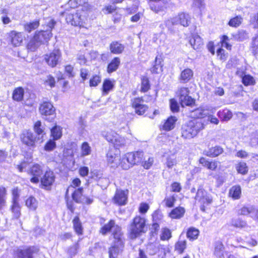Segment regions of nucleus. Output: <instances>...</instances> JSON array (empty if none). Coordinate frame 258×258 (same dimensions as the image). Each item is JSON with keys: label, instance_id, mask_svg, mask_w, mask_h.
Returning <instances> with one entry per match:
<instances>
[{"label": "nucleus", "instance_id": "obj_52", "mask_svg": "<svg viewBox=\"0 0 258 258\" xmlns=\"http://www.w3.org/2000/svg\"><path fill=\"white\" fill-rule=\"evenodd\" d=\"M161 232L160 239L162 240H168L171 237V232L170 230L167 228L162 229Z\"/></svg>", "mask_w": 258, "mask_h": 258}, {"label": "nucleus", "instance_id": "obj_55", "mask_svg": "<svg viewBox=\"0 0 258 258\" xmlns=\"http://www.w3.org/2000/svg\"><path fill=\"white\" fill-rule=\"evenodd\" d=\"M150 87V85L149 84V81L146 77H144L142 79V86H141V91L145 92H147Z\"/></svg>", "mask_w": 258, "mask_h": 258}, {"label": "nucleus", "instance_id": "obj_18", "mask_svg": "<svg viewBox=\"0 0 258 258\" xmlns=\"http://www.w3.org/2000/svg\"><path fill=\"white\" fill-rule=\"evenodd\" d=\"M209 110L210 108L208 107H200L191 111L189 115L193 118H202L208 115Z\"/></svg>", "mask_w": 258, "mask_h": 258}, {"label": "nucleus", "instance_id": "obj_8", "mask_svg": "<svg viewBox=\"0 0 258 258\" xmlns=\"http://www.w3.org/2000/svg\"><path fill=\"white\" fill-rule=\"evenodd\" d=\"M22 142L29 147L34 148L37 142L36 136L29 131H24L20 136Z\"/></svg>", "mask_w": 258, "mask_h": 258}, {"label": "nucleus", "instance_id": "obj_49", "mask_svg": "<svg viewBox=\"0 0 258 258\" xmlns=\"http://www.w3.org/2000/svg\"><path fill=\"white\" fill-rule=\"evenodd\" d=\"M254 208L253 207H243L239 210V214L243 215H250L251 217H253V212Z\"/></svg>", "mask_w": 258, "mask_h": 258}, {"label": "nucleus", "instance_id": "obj_16", "mask_svg": "<svg viewBox=\"0 0 258 258\" xmlns=\"http://www.w3.org/2000/svg\"><path fill=\"white\" fill-rule=\"evenodd\" d=\"M196 201H199L203 205H209L212 202V198L203 189L200 188L198 190L195 198Z\"/></svg>", "mask_w": 258, "mask_h": 258}, {"label": "nucleus", "instance_id": "obj_58", "mask_svg": "<svg viewBox=\"0 0 258 258\" xmlns=\"http://www.w3.org/2000/svg\"><path fill=\"white\" fill-rule=\"evenodd\" d=\"M186 247V242L185 241H179L175 244V249L179 253H182Z\"/></svg>", "mask_w": 258, "mask_h": 258}, {"label": "nucleus", "instance_id": "obj_19", "mask_svg": "<svg viewBox=\"0 0 258 258\" xmlns=\"http://www.w3.org/2000/svg\"><path fill=\"white\" fill-rule=\"evenodd\" d=\"M143 103V100L141 98H137L133 100V107L135 109L136 113L139 115L143 114L148 109V106Z\"/></svg>", "mask_w": 258, "mask_h": 258}, {"label": "nucleus", "instance_id": "obj_44", "mask_svg": "<svg viewBox=\"0 0 258 258\" xmlns=\"http://www.w3.org/2000/svg\"><path fill=\"white\" fill-rule=\"evenodd\" d=\"M74 228L76 232L78 234H82L83 233V228L81 222L79 220V218L78 217H76L73 221Z\"/></svg>", "mask_w": 258, "mask_h": 258}, {"label": "nucleus", "instance_id": "obj_54", "mask_svg": "<svg viewBox=\"0 0 258 258\" xmlns=\"http://www.w3.org/2000/svg\"><path fill=\"white\" fill-rule=\"evenodd\" d=\"M56 143L53 140L50 139L44 146V149L46 151H51L56 148Z\"/></svg>", "mask_w": 258, "mask_h": 258}, {"label": "nucleus", "instance_id": "obj_17", "mask_svg": "<svg viewBox=\"0 0 258 258\" xmlns=\"http://www.w3.org/2000/svg\"><path fill=\"white\" fill-rule=\"evenodd\" d=\"M79 194H81V188H78L76 189L72 194L73 199L77 203L85 204L87 205L91 204L93 203V199L92 198L86 196L82 193L81 198H79L77 196Z\"/></svg>", "mask_w": 258, "mask_h": 258}, {"label": "nucleus", "instance_id": "obj_25", "mask_svg": "<svg viewBox=\"0 0 258 258\" xmlns=\"http://www.w3.org/2000/svg\"><path fill=\"white\" fill-rule=\"evenodd\" d=\"M193 71L188 68L183 70L180 75L179 80L183 83L188 82L193 77Z\"/></svg>", "mask_w": 258, "mask_h": 258}, {"label": "nucleus", "instance_id": "obj_26", "mask_svg": "<svg viewBox=\"0 0 258 258\" xmlns=\"http://www.w3.org/2000/svg\"><path fill=\"white\" fill-rule=\"evenodd\" d=\"M177 118L174 116L169 117L161 126V128L166 131H169L174 128Z\"/></svg>", "mask_w": 258, "mask_h": 258}, {"label": "nucleus", "instance_id": "obj_38", "mask_svg": "<svg viewBox=\"0 0 258 258\" xmlns=\"http://www.w3.org/2000/svg\"><path fill=\"white\" fill-rule=\"evenodd\" d=\"M176 163L177 161L174 155L172 154L166 157L165 165L168 168H172L174 166L176 165Z\"/></svg>", "mask_w": 258, "mask_h": 258}, {"label": "nucleus", "instance_id": "obj_40", "mask_svg": "<svg viewBox=\"0 0 258 258\" xmlns=\"http://www.w3.org/2000/svg\"><path fill=\"white\" fill-rule=\"evenodd\" d=\"M11 211L13 216L15 218H18L21 215V207L19 202H12Z\"/></svg>", "mask_w": 258, "mask_h": 258}, {"label": "nucleus", "instance_id": "obj_27", "mask_svg": "<svg viewBox=\"0 0 258 258\" xmlns=\"http://www.w3.org/2000/svg\"><path fill=\"white\" fill-rule=\"evenodd\" d=\"M109 47L111 52L114 54H120L124 49V46L117 41L112 42Z\"/></svg>", "mask_w": 258, "mask_h": 258}, {"label": "nucleus", "instance_id": "obj_50", "mask_svg": "<svg viewBox=\"0 0 258 258\" xmlns=\"http://www.w3.org/2000/svg\"><path fill=\"white\" fill-rule=\"evenodd\" d=\"M237 172L241 174H245L248 171V168L245 162H241L236 165Z\"/></svg>", "mask_w": 258, "mask_h": 258}, {"label": "nucleus", "instance_id": "obj_64", "mask_svg": "<svg viewBox=\"0 0 258 258\" xmlns=\"http://www.w3.org/2000/svg\"><path fill=\"white\" fill-rule=\"evenodd\" d=\"M250 22L254 28H258V13L253 15L251 17Z\"/></svg>", "mask_w": 258, "mask_h": 258}, {"label": "nucleus", "instance_id": "obj_3", "mask_svg": "<svg viewBox=\"0 0 258 258\" xmlns=\"http://www.w3.org/2000/svg\"><path fill=\"white\" fill-rule=\"evenodd\" d=\"M146 220L140 216H136L131 223L129 229V236L134 239L145 233Z\"/></svg>", "mask_w": 258, "mask_h": 258}, {"label": "nucleus", "instance_id": "obj_14", "mask_svg": "<svg viewBox=\"0 0 258 258\" xmlns=\"http://www.w3.org/2000/svg\"><path fill=\"white\" fill-rule=\"evenodd\" d=\"M42 167L39 164H36L33 165L30 169L29 174L33 177L30 179L31 182L37 183L39 181V177L42 174Z\"/></svg>", "mask_w": 258, "mask_h": 258}, {"label": "nucleus", "instance_id": "obj_53", "mask_svg": "<svg viewBox=\"0 0 258 258\" xmlns=\"http://www.w3.org/2000/svg\"><path fill=\"white\" fill-rule=\"evenodd\" d=\"M242 80V83L245 86L253 85L255 84L254 78L249 75H244Z\"/></svg>", "mask_w": 258, "mask_h": 258}, {"label": "nucleus", "instance_id": "obj_23", "mask_svg": "<svg viewBox=\"0 0 258 258\" xmlns=\"http://www.w3.org/2000/svg\"><path fill=\"white\" fill-rule=\"evenodd\" d=\"M115 81L110 79H105L102 84V95H106L112 91L114 87Z\"/></svg>", "mask_w": 258, "mask_h": 258}, {"label": "nucleus", "instance_id": "obj_36", "mask_svg": "<svg viewBox=\"0 0 258 258\" xmlns=\"http://www.w3.org/2000/svg\"><path fill=\"white\" fill-rule=\"evenodd\" d=\"M51 136L53 140H57L62 136V128L60 126L55 125L51 130Z\"/></svg>", "mask_w": 258, "mask_h": 258}, {"label": "nucleus", "instance_id": "obj_46", "mask_svg": "<svg viewBox=\"0 0 258 258\" xmlns=\"http://www.w3.org/2000/svg\"><path fill=\"white\" fill-rule=\"evenodd\" d=\"M250 48L254 55L258 54V34L252 38Z\"/></svg>", "mask_w": 258, "mask_h": 258}, {"label": "nucleus", "instance_id": "obj_39", "mask_svg": "<svg viewBox=\"0 0 258 258\" xmlns=\"http://www.w3.org/2000/svg\"><path fill=\"white\" fill-rule=\"evenodd\" d=\"M199 233V231L198 229L194 227H190L188 229L186 235L187 238L190 240H195L198 238Z\"/></svg>", "mask_w": 258, "mask_h": 258}, {"label": "nucleus", "instance_id": "obj_6", "mask_svg": "<svg viewBox=\"0 0 258 258\" xmlns=\"http://www.w3.org/2000/svg\"><path fill=\"white\" fill-rule=\"evenodd\" d=\"M124 247L122 236L120 238H114L112 245L109 248V258H117L118 255L122 251Z\"/></svg>", "mask_w": 258, "mask_h": 258}, {"label": "nucleus", "instance_id": "obj_34", "mask_svg": "<svg viewBox=\"0 0 258 258\" xmlns=\"http://www.w3.org/2000/svg\"><path fill=\"white\" fill-rule=\"evenodd\" d=\"M92 149L89 143L84 142L82 143L81 146V156L85 157L91 154Z\"/></svg>", "mask_w": 258, "mask_h": 258}, {"label": "nucleus", "instance_id": "obj_10", "mask_svg": "<svg viewBox=\"0 0 258 258\" xmlns=\"http://www.w3.org/2000/svg\"><path fill=\"white\" fill-rule=\"evenodd\" d=\"M39 111L43 118L47 119L48 116L52 115L55 112V109L49 102H43L42 103L39 107Z\"/></svg>", "mask_w": 258, "mask_h": 258}, {"label": "nucleus", "instance_id": "obj_45", "mask_svg": "<svg viewBox=\"0 0 258 258\" xmlns=\"http://www.w3.org/2000/svg\"><path fill=\"white\" fill-rule=\"evenodd\" d=\"M179 100L181 105L182 107L191 105L194 103V99L189 96V95L183 97V98H179Z\"/></svg>", "mask_w": 258, "mask_h": 258}, {"label": "nucleus", "instance_id": "obj_33", "mask_svg": "<svg viewBox=\"0 0 258 258\" xmlns=\"http://www.w3.org/2000/svg\"><path fill=\"white\" fill-rule=\"evenodd\" d=\"M224 245L221 242L216 243L214 254L217 258H221L224 255Z\"/></svg>", "mask_w": 258, "mask_h": 258}, {"label": "nucleus", "instance_id": "obj_28", "mask_svg": "<svg viewBox=\"0 0 258 258\" xmlns=\"http://www.w3.org/2000/svg\"><path fill=\"white\" fill-rule=\"evenodd\" d=\"M189 43L194 49H199L203 45L202 38L198 35H194L190 39Z\"/></svg>", "mask_w": 258, "mask_h": 258}, {"label": "nucleus", "instance_id": "obj_7", "mask_svg": "<svg viewBox=\"0 0 258 258\" xmlns=\"http://www.w3.org/2000/svg\"><path fill=\"white\" fill-rule=\"evenodd\" d=\"M103 136L108 142L113 144L116 148L124 146L126 143L125 140L123 137L112 132H107L105 135L103 134Z\"/></svg>", "mask_w": 258, "mask_h": 258}, {"label": "nucleus", "instance_id": "obj_13", "mask_svg": "<svg viewBox=\"0 0 258 258\" xmlns=\"http://www.w3.org/2000/svg\"><path fill=\"white\" fill-rule=\"evenodd\" d=\"M61 54L59 50H54L49 54L45 55V60L51 67H55L58 63Z\"/></svg>", "mask_w": 258, "mask_h": 258}, {"label": "nucleus", "instance_id": "obj_15", "mask_svg": "<svg viewBox=\"0 0 258 258\" xmlns=\"http://www.w3.org/2000/svg\"><path fill=\"white\" fill-rule=\"evenodd\" d=\"M9 37L11 45L15 47L20 46L24 38L22 32H17L15 30L9 32Z\"/></svg>", "mask_w": 258, "mask_h": 258}, {"label": "nucleus", "instance_id": "obj_59", "mask_svg": "<svg viewBox=\"0 0 258 258\" xmlns=\"http://www.w3.org/2000/svg\"><path fill=\"white\" fill-rule=\"evenodd\" d=\"M6 195V189L4 187H0V208L5 204V196Z\"/></svg>", "mask_w": 258, "mask_h": 258}, {"label": "nucleus", "instance_id": "obj_47", "mask_svg": "<svg viewBox=\"0 0 258 258\" xmlns=\"http://www.w3.org/2000/svg\"><path fill=\"white\" fill-rule=\"evenodd\" d=\"M33 248L29 247L21 250L19 255V258H31L33 252Z\"/></svg>", "mask_w": 258, "mask_h": 258}, {"label": "nucleus", "instance_id": "obj_57", "mask_svg": "<svg viewBox=\"0 0 258 258\" xmlns=\"http://www.w3.org/2000/svg\"><path fill=\"white\" fill-rule=\"evenodd\" d=\"M169 252V249L168 247L161 245L158 255L159 258H167V254Z\"/></svg>", "mask_w": 258, "mask_h": 258}, {"label": "nucleus", "instance_id": "obj_9", "mask_svg": "<svg viewBox=\"0 0 258 258\" xmlns=\"http://www.w3.org/2000/svg\"><path fill=\"white\" fill-rule=\"evenodd\" d=\"M85 17L79 12L76 13L75 14H69L66 16L67 22L72 25L76 26H82Z\"/></svg>", "mask_w": 258, "mask_h": 258}, {"label": "nucleus", "instance_id": "obj_48", "mask_svg": "<svg viewBox=\"0 0 258 258\" xmlns=\"http://www.w3.org/2000/svg\"><path fill=\"white\" fill-rule=\"evenodd\" d=\"M176 201L175 196L173 195L171 196L166 197L163 202L166 207L171 208L174 206V203Z\"/></svg>", "mask_w": 258, "mask_h": 258}, {"label": "nucleus", "instance_id": "obj_11", "mask_svg": "<svg viewBox=\"0 0 258 258\" xmlns=\"http://www.w3.org/2000/svg\"><path fill=\"white\" fill-rule=\"evenodd\" d=\"M55 180L53 172L50 170H46L44 174L41 178V183L42 186L46 189H49Z\"/></svg>", "mask_w": 258, "mask_h": 258}, {"label": "nucleus", "instance_id": "obj_21", "mask_svg": "<svg viewBox=\"0 0 258 258\" xmlns=\"http://www.w3.org/2000/svg\"><path fill=\"white\" fill-rule=\"evenodd\" d=\"M120 160H121V156L118 153L109 152L107 154V162L112 167H118Z\"/></svg>", "mask_w": 258, "mask_h": 258}, {"label": "nucleus", "instance_id": "obj_41", "mask_svg": "<svg viewBox=\"0 0 258 258\" xmlns=\"http://www.w3.org/2000/svg\"><path fill=\"white\" fill-rule=\"evenodd\" d=\"M161 245L158 243H151L149 244L147 247L148 253L150 255H154L156 253H158Z\"/></svg>", "mask_w": 258, "mask_h": 258}, {"label": "nucleus", "instance_id": "obj_2", "mask_svg": "<svg viewBox=\"0 0 258 258\" xmlns=\"http://www.w3.org/2000/svg\"><path fill=\"white\" fill-rule=\"evenodd\" d=\"M204 128V125L200 121L190 120L182 125L181 136L185 139H190L196 136L200 131Z\"/></svg>", "mask_w": 258, "mask_h": 258}, {"label": "nucleus", "instance_id": "obj_30", "mask_svg": "<svg viewBox=\"0 0 258 258\" xmlns=\"http://www.w3.org/2000/svg\"><path fill=\"white\" fill-rule=\"evenodd\" d=\"M241 195V187L239 185H235L232 186L229 190V197L233 200H238L240 198Z\"/></svg>", "mask_w": 258, "mask_h": 258}, {"label": "nucleus", "instance_id": "obj_29", "mask_svg": "<svg viewBox=\"0 0 258 258\" xmlns=\"http://www.w3.org/2000/svg\"><path fill=\"white\" fill-rule=\"evenodd\" d=\"M184 213V209L182 207H178L173 209L169 214V216L171 219H180L183 217Z\"/></svg>", "mask_w": 258, "mask_h": 258}, {"label": "nucleus", "instance_id": "obj_61", "mask_svg": "<svg viewBox=\"0 0 258 258\" xmlns=\"http://www.w3.org/2000/svg\"><path fill=\"white\" fill-rule=\"evenodd\" d=\"M101 77L99 75H95L90 80V86L96 87L101 82Z\"/></svg>", "mask_w": 258, "mask_h": 258}, {"label": "nucleus", "instance_id": "obj_4", "mask_svg": "<svg viewBox=\"0 0 258 258\" xmlns=\"http://www.w3.org/2000/svg\"><path fill=\"white\" fill-rule=\"evenodd\" d=\"M190 16L185 13H180L178 15L170 18L165 22L166 26L169 28L173 25H180L183 27H187L190 23Z\"/></svg>", "mask_w": 258, "mask_h": 258}, {"label": "nucleus", "instance_id": "obj_35", "mask_svg": "<svg viewBox=\"0 0 258 258\" xmlns=\"http://www.w3.org/2000/svg\"><path fill=\"white\" fill-rule=\"evenodd\" d=\"M162 59L161 57L156 56L155 60V65L151 68V71L153 73H159V71H162Z\"/></svg>", "mask_w": 258, "mask_h": 258}, {"label": "nucleus", "instance_id": "obj_32", "mask_svg": "<svg viewBox=\"0 0 258 258\" xmlns=\"http://www.w3.org/2000/svg\"><path fill=\"white\" fill-rule=\"evenodd\" d=\"M24 95V89L22 87H18L13 91V98L15 101H20L23 99Z\"/></svg>", "mask_w": 258, "mask_h": 258}, {"label": "nucleus", "instance_id": "obj_5", "mask_svg": "<svg viewBox=\"0 0 258 258\" xmlns=\"http://www.w3.org/2000/svg\"><path fill=\"white\" fill-rule=\"evenodd\" d=\"M111 231L114 238H120L122 236L121 228L115 225L113 220H110L108 223L105 224L100 230V232L102 235H105L107 233Z\"/></svg>", "mask_w": 258, "mask_h": 258}, {"label": "nucleus", "instance_id": "obj_43", "mask_svg": "<svg viewBox=\"0 0 258 258\" xmlns=\"http://www.w3.org/2000/svg\"><path fill=\"white\" fill-rule=\"evenodd\" d=\"M231 224L234 227L238 228H242L246 226V222L239 218L232 219Z\"/></svg>", "mask_w": 258, "mask_h": 258}, {"label": "nucleus", "instance_id": "obj_56", "mask_svg": "<svg viewBox=\"0 0 258 258\" xmlns=\"http://www.w3.org/2000/svg\"><path fill=\"white\" fill-rule=\"evenodd\" d=\"M242 20L241 17L237 16L231 19L228 24L230 26L236 27L241 23Z\"/></svg>", "mask_w": 258, "mask_h": 258}, {"label": "nucleus", "instance_id": "obj_62", "mask_svg": "<svg viewBox=\"0 0 258 258\" xmlns=\"http://www.w3.org/2000/svg\"><path fill=\"white\" fill-rule=\"evenodd\" d=\"M229 39L227 36L223 35L221 39V46L226 48L227 49H231V45L229 44Z\"/></svg>", "mask_w": 258, "mask_h": 258}, {"label": "nucleus", "instance_id": "obj_31", "mask_svg": "<svg viewBox=\"0 0 258 258\" xmlns=\"http://www.w3.org/2000/svg\"><path fill=\"white\" fill-rule=\"evenodd\" d=\"M120 63L119 58L117 57H114L108 65L107 72L109 73H111L115 71L118 69Z\"/></svg>", "mask_w": 258, "mask_h": 258}, {"label": "nucleus", "instance_id": "obj_51", "mask_svg": "<svg viewBox=\"0 0 258 258\" xmlns=\"http://www.w3.org/2000/svg\"><path fill=\"white\" fill-rule=\"evenodd\" d=\"M39 26L38 21H35L33 22L29 23L25 25V30L30 33L31 31L36 29Z\"/></svg>", "mask_w": 258, "mask_h": 258}, {"label": "nucleus", "instance_id": "obj_63", "mask_svg": "<svg viewBox=\"0 0 258 258\" xmlns=\"http://www.w3.org/2000/svg\"><path fill=\"white\" fill-rule=\"evenodd\" d=\"M189 90L188 88L182 87L178 90L177 94L179 97V98H180L189 95Z\"/></svg>", "mask_w": 258, "mask_h": 258}, {"label": "nucleus", "instance_id": "obj_42", "mask_svg": "<svg viewBox=\"0 0 258 258\" xmlns=\"http://www.w3.org/2000/svg\"><path fill=\"white\" fill-rule=\"evenodd\" d=\"M41 44L38 42L36 39L32 38L27 44V49L31 51H35Z\"/></svg>", "mask_w": 258, "mask_h": 258}, {"label": "nucleus", "instance_id": "obj_22", "mask_svg": "<svg viewBox=\"0 0 258 258\" xmlns=\"http://www.w3.org/2000/svg\"><path fill=\"white\" fill-rule=\"evenodd\" d=\"M25 206L31 211H35L39 206L38 201L33 196L28 197L25 201Z\"/></svg>", "mask_w": 258, "mask_h": 258}, {"label": "nucleus", "instance_id": "obj_60", "mask_svg": "<svg viewBox=\"0 0 258 258\" xmlns=\"http://www.w3.org/2000/svg\"><path fill=\"white\" fill-rule=\"evenodd\" d=\"M44 81V84L45 85H48L51 88L55 86V79H54V77H53L51 75L47 76L46 77V78L45 79Z\"/></svg>", "mask_w": 258, "mask_h": 258}, {"label": "nucleus", "instance_id": "obj_24", "mask_svg": "<svg viewBox=\"0 0 258 258\" xmlns=\"http://www.w3.org/2000/svg\"><path fill=\"white\" fill-rule=\"evenodd\" d=\"M223 149L219 146L212 147L208 150H205L204 153L205 155L210 157H216L223 152Z\"/></svg>", "mask_w": 258, "mask_h": 258}, {"label": "nucleus", "instance_id": "obj_37", "mask_svg": "<svg viewBox=\"0 0 258 258\" xmlns=\"http://www.w3.org/2000/svg\"><path fill=\"white\" fill-rule=\"evenodd\" d=\"M218 116L223 121L229 120L232 116V112L228 109H224L222 111H219Z\"/></svg>", "mask_w": 258, "mask_h": 258}, {"label": "nucleus", "instance_id": "obj_20", "mask_svg": "<svg viewBox=\"0 0 258 258\" xmlns=\"http://www.w3.org/2000/svg\"><path fill=\"white\" fill-rule=\"evenodd\" d=\"M51 36L52 33L50 31H41L36 32L33 37L41 45L47 42Z\"/></svg>", "mask_w": 258, "mask_h": 258}, {"label": "nucleus", "instance_id": "obj_12", "mask_svg": "<svg viewBox=\"0 0 258 258\" xmlns=\"http://www.w3.org/2000/svg\"><path fill=\"white\" fill-rule=\"evenodd\" d=\"M127 197L128 190L117 189L113 199V202L119 206L125 205L127 203Z\"/></svg>", "mask_w": 258, "mask_h": 258}, {"label": "nucleus", "instance_id": "obj_1", "mask_svg": "<svg viewBox=\"0 0 258 258\" xmlns=\"http://www.w3.org/2000/svg\"><path fill=\"white\" fill-rule=\"evenodd\" d=\"M142 152H128L121 156L119 166L123 169H130L136 164L141 163L143 159Z\"/></svg>", "mask_w": 258, "mask_h": 258}]
</instances>
